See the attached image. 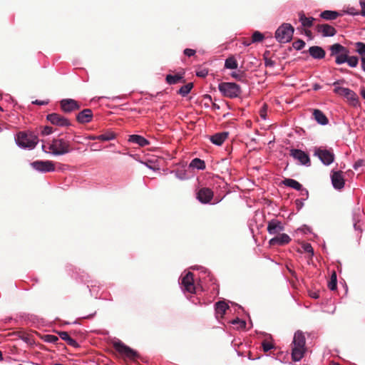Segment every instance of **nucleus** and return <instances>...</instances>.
Wrapping results in <instances>:
<instances>
[{
	"mask_svg": "<svg viewBox=\"0 0 365 365\" xmlns=\"http://www.w3.org/2000/svg\"><path fill=\"white\" fill-rule=\"evenodd\" d=\"M50 152L54 155H62L73 150L70 142L63 138H53L48 146Z\"/></svg>",
	"mask_w": 365,
	"mask_h": 365,
	"instance_id": "obj_1",
	"label": "nucleus"
},
{
	"mask_svg": "<svg viewBox=\"0 0 365 365\" xmlns=\"http://www.w3.org/2000/svg\"><path fill=\"white\" fill-rule=\"evenodd\" d=\"M218 89L225 97L230 98H237L242 93L240 86L232 82H222L219 84Z\"/></svg>",
	"mask_w": 365,
	"mask_h": 365,
	"instance_id": "obj_2",
	"label": "nucleus"
},
{
	"mask_svg": "<svg viewBox=\"0 0 365 365\" xmlns=\"http://www.w3.org/2000/svg\"><path fill=\"white\" fill-rule=\"evenodd\" d=\"M294 31V29L290 24L284 23L275 31V38L280 43L289 42Z\"/></svg>",
	"mask_w": 365,
	"mask_h": 365,
	"instance_id": "obj_3",
	"label": "nucleus"
},
{
	"mask_svg": "<svg viewBox=\"0 0 365 365\" xmlns=\"http://www.w3.org/2000/svg\"><path fill=\"white\" fill-rule=\"evenodd\" d=\"M16 143L23 148H34L38 143V137L31 132H19Z\"/></svg>",
	"mask_w": 365,
	"mask_h": 365,
	"instance_id": "obj_4",
	"label": "nucleus"
},
{
	"mask_svg": "<svg viewBox=\"0 0 365 365\" xmlns=\"http://www.w3.org/2000/svg\"><path fill=\"white\" fill-rule=\"evenodd\" d=\"M113 346L115 350L123 357L130 359H135L139 356L138 354L121 341H115L113 342Z\"/></svg>",
	"mask_w": 365,
	"mask_h": 365,
	"instance_id": "obj_5",
	"label": "nucleus"
},
{
	"mask_svg": "<svg viewBox=\"0 0 365 365\" xmlns=\"http://www.w3.org/2000/svg\"><path fill=\"white\" fill-rule=\"evenodd\" d=\"M31 165L35 170L41 173H48L55 170V164L50 160H36L31 163Z\"/></svg>",
	"mask_w": 365,
	"mask_h": 365,
	"instance_id": "obj_6",
	"label": "nucleus"
},
{
	"mask_svg": "<svg viewBox=\"0 0 365 365\" xmlns=\"http://www.w3.org/2000/svg\"><path fill=\"white\" fill-rule=\"evenodd\" d=\"M46 119L53 125L61 126V127H67L71 125V123L66 118L61 115L58 113H51L46 116Z\"/></svg>",
	"mask_w": 365,
	"mask_h": 365,
	"instance_id": "obj_7",
	"label": "nucleus"
},
{
	"mask_svg": "<svg viewBox=\"0 0 365 365\" xmlns=\"http://www.w3.org/2000/svg\"><path fill=\"white\" fill-rule=\"evenodd\" d=\"M334 92L336 94L344 96L345 98H347V100L351 101L353 103L357 102V95L352 90L348 88L336 86L335 88L334 89Z\"/></svg>",
	"mask_w": 365,
	"mask_h": 365,
	"instance_id": "obj_8",
	"label": "nucleus"
},
{
	"mask_svg": "<svg viewBox=\"0 0 365 365\" xmlns=\"http://www.w3.org/2000/svg\"><path fill=\"white\" fill-rule=\"evenodd\" d=\"M60 106L61 110L64 113H71L73 110H78L80 108V105L78 103L71 98H66L63 99L60 101Z\"/></svg>",
	"mask_w": 365,
	"mask_h": 365,
	"instance_id": "obj_9",
	"label": "nucleus"
},
{
	"mask_svg": "<svg viewBox=\"0 0 365 365\" xmlns=\"http://www.w3.org/2000/svg\"><path fill=\"white\" fill-rule=\"evenodd\" d=\"M213 196V192L208 187L200 188L197 192V199L203 204L210 202Z\"/></svg>",
	"mask_w": 365,
	"mask_h": 365,
	"instance_id": "obj_10",
	"label": "nucleus"
},
{
	"mask_svg": "<svg viewBox=\"0 0 365 365\" xmlns=\"http://www.w3.org/2000/svg\"><path fill=\"white\" fill-rule=\"evenodd\" d=\"M290 155L294 159L297 160L302 165H309L310 158L305 152L299 149H292L290 150Z\"/></svg>",
	"mask_w": 365,
	"mask_h": 365,
	"instance_id": "obj_11",
	"label": "nucleus"
},
{
	"mask_svg": "<svg viewBox=\"0 0 365 365\" xmlns=\"http://www.w3.org/2000/svg\"><path fill=\"white\" fill-rule=\"evenodd\" d=\"M193 276V274L189 272L182 278L181 283L184 289L190 293H194L195 292Z\"/></svg>",
	"mask_w": 365,
	"mask_h": 365,
	"instance_id": "obj_12",
	"label": "nucleus"
},
{
	"mask_svg": "<svg viewBox=\"0 0 365 365\" xmlns=\"http://www.w3.org/2000/svg\"><path fill=\"white\" fill-rule=\"evenodd\" d=\"M315 154L324 165H330L334 160V153L328 150L318 149Z\"/></svg>",
	"mask_w": 365,
	"mask_h": 365,
	"instance_id": "obj_13",
	"label": "nucleus"
},
{
	"mask_svg": "<svg viewBox=\"0 0 365 365\" xmlns=\"http://www.w3.org/2000/svg\"><path fill=\"white\" fill-rule=\"evenodd\" d=\"M331 178L332 185L335 189L341 190L344 187L345 180L343 177L342 171H333Z\"/></svg>",
	"mask_w": 365,
	"mask_h": 365,
	"instance_id": "obj_14",
	"label": "nucleus"
},
{
	"mask_svg": "<svg viewBox=\"0 0 365 365\" xmlns=\"http://www.w3.org/2000/svg\"><path fill=\"white\" fill-rule=\"evenodd\" d=\"M267 230L270 235H277L284 230V226L280 221L273 219L268 222Z\"/></svg>",
	"mask_w": 365,
	"mask_h": 365,
	"instance_id": "obj_15",
	"label": "nucleus"
},
{
	"mask_svg": "<svg viewBox=\"0 0 365 365\" xmlns=\"http://www.w3.org/2000/svg\"><path fill=\"white\" fill-rule=\"evenodd\" d=\"M316 30L324 37L333 36L336 33V30L332 26L327 24L317 25Z\"/></svg>",
	"mask_w": 365,
	"mask_h": 365,
	"instance_id": "obj_16",
	"label": "nucleus"
},
{
	"mask_svg": "<svg viewBox=\"0 0 365 365\" xmlns=\"http://www.w3.org/2000/svg\"><path fill=\"white\" fill-rule=\"evenodd\" d=\"M93 113L89 108L83 109L79 112L76 115V120L78 123L84 124L88 123L92 120Z\"/></svg>",
	"mask_w": 365,
	"mask_h": 365,
	"instance_id": "obj_17",
	"label": "nucleus"
},
{
	"mask_svg": "<svg viewBox=\"0 0 365 365\" xmlns=\"http://www.w3.org/2000/svg\"><path fill=\"white\" fill-rule=\"evenodd\" d=\"M291 241V238L287 234H279V235L273 237L269 240V245L272 246L274 245H284L288 244Z\"/></svg>",
	"mask_w": 365,
	"mask_h": 365,
	"instance_id": "obj_18",
	"label": "nucleus"
},
{
	"mask_svg": "<svg viewBox=\"0 0 365 365\" xmlns=\"http://www.w3.org/2000/svg\"><path fill=\"white\" fill-rule=\"evenodd\" d=\"M309 53L315 59H322L325 57V51L319 46H312L309 48Z\"/></svg>",
	"mask_w": 365,
	"mask_h": 365,
	"instance_id": "obj_19",
	"label": "nucleus"
},
{
	"mask_svg": "<svg viewBox=\"0 0 365 365\" xmlns=\"http://www.w3.org/2000/svg\"><path fill=\"white\" fill-rule=\"evenodd\" d=\"M283 184L286 186L294 188L296 190L304 191L305 192L307 197L308 196V191L306 189H303L302 185L295 180L290 179V178H286L283 180Z\"/></svg>",
	"mask_w": 365,
	"mask_h": 365,
	"instance_id": "obj_20",
	"label": "nucleus"
},
{
	"mask_svg": "<svg viewBox=\"0 0 365 365\" xmlns=\"http://www.w3.org/2000/svg\"><path fill=\"white\" fill-rule=\"evenodd\" d=\"M305 343L306 339L304 334L300 331L295 332L292 341V346L305 347Z\"/></svg>",
	"mask_w": 365,
	"mask_h": 365,
	"instance_id": "obj_21",
	"label": "nucleus"
},
{
	"mask_svg": "<svg viewBox=\"0 0 365 365\" xmlns=\"http://www.w3.org/2000/svg\"><path fill=\"white\" fill-rule=\"evenodd\" d=\"M128 141L138 145L140 147H145L150 144V142L144 137L139 135H131L129 136Z\"/></svg>",
	"mask_w": 365,
	"mask_h": 365,
	"instance_id": "obj_22",
	"label": "nucleus"
},
{
	"mask_svg": "<svg viewBox=\"0 0 365 365\" xmlns=\"http://www.w3.org/2000/svg\"><path fill=\"white\" fill-rule=\"evenodd\" d=\"M306 348L305 347H298V346H292V358L294 361H300L305 353Z\"/></svg>",
	"mask_w": 365,
	"mask_h": 365,
	"instance_id": "obj_23",
	"label": "nucleus"
},
{
	"mask_svg": "<svg viewBox=\"0 0 365 365\" xmlns=\"http://www.w3.org/2000/svg\"><path fill=\"white\" fill-rule=\"evenodd\" d=\"M228 136V133L223 132V133H216L210 137V141L217 145H221L224 141L226 140V138Z\"/></svg>",
	"mask_w": 365,
	"mask_h": 365,
	"instance_id": "obj_24",
	"label": "nucleus"
},
{
	"mask_svg": "<svg viewBox=\"0 0 365 365\" xmlns=\"http://www.w3.org/2000/svg\"><path fill=\"white\" fill-rule=\"evenodd\" d=\"M298 16L303 27H311L313 25L314 21H315V19L313 17H307L304 11L299 12Z\"/></svg>",
	"mask_w": 365,
	"mask_h": 365,
	"instance_id": "obj_25",
	"label": "nucleus"
},
{
	"mask_svg": "<svg viewBox=\"0 0 365 365\" xmlns=\"http://www.w3.org/2000/svg\"><path fill=\"white\" fill-rule=\"evenodd\" d=\"M58 336L63 339L65 341H66V343L69 345V346H71L73 347H76V348H78L79 347V344H78V342L74 340L73 339H72L68 334V332L66 331H58Z\"/></svg>",
	"mask_w": 365,
	"mask_h": 365,
	"instance_id": "obj_26",
	"label": "nucleus"
},
{
	"mask_svg": "<svg viewBox=\"0 0 365 365\" xmlns=\"http://www.w3.org/2000/svg\"><path fill=\"white\" fill-rule=\"evenodd\" d=\"M229 308V306L227 304L223 301L217 302L215 304V312L217 317L219 316L220 317H222L223 315L225 314L226 310Z\"/></svg>",
	"mask_w": 365,
	"mask_h": 365,
	"instance_id": "obj_27",
	"label": "nucleus"
},
{
	"mask_svg": "<svg viewBox=\"0 0 365 365\" xmlns=\"http://www.w3.org/2000/svg\"><path fill=\"white\" fill-rule=\"evenodd\" d=\"M314 119L318 123L321 125H327L329 123V120L327 116L319 110L315 109L313 112Z\"/></svg>",
	"mask_w": 365,
	"mask_h": 365,
	"instance_id": "obj_28",
	"label": "nucleus"
},
{
	"mask_svg": "<svg viewBox=\"0 0 365 365\" xmlns=\"http://www.w3.org/2000/svg\"><path fill=\"white\" fill-rule=\"evenodd\" d=\"M331 56H336L341 53L347 51V48L339 43H334L329 47Z\"/></svg>",
	"mask_w": 365,
	"mask_h": 365,
	"instance_id": "obj_29",
	"label": "nucleus"
},
{
	"mask_svg": "<svg viewBox=\"0 0 365 365\" xmlns=\"http://www.w3.org/2000/svg\"><path fill=\"white\" fill-rule=\"evenodd\" d=\"M183 79V76L181 74H175V75H167L165 78L166 82L170 85L177 84L180 81H185Z\"/></svg>",
	"mask_w": 365,
	"mask_h": 365,
	"instance_id": "obj_30",
	"label": "nucleus"
},
{
	"mask_svg": "<svg viewBox=\"0 0 365 365\" xmlns=\"http://www.w3.org/2000/svg\"><path fill=\"white\" fill-rule=\"evenodd\" d=\"M340 14L337 11L326 10L321 13L320 16L325 20H334Z\"/></svg>",
	"mask_w": 365,
	"mask_h": 365,
	"instance_id": "obj_31",
	"label": "nucleus"
},
{
	"mask_svg": "<svg viewBox=\"0 0 365 365\" xmlns=\"http://www.w3.org/2000/svg\"><path fill=\"white\" fill-rule=\"evenodd\" d=\"M189 167L191 168H195L197 170H205V163L204 160L200 158H194L190 163Z\"/></svg>",
	"mask_w": 365,
	"mask_h": 365,
	"instance_id": "obj_32",
	"label": "nucleus"
},
{
	"mask_svg": "<svg viewBox=\"0 0 365 365\" xmlns=\"http://www.w3.org/2000/svg\"><path fill=\"white\" fill-rule=\"evenodd\" d=\"M237 62L235 56H231L228 57L225 62V68L229 69H235L237 68Z\"/></svg>",
	"mask_w": 365,
	"mask_h": 365,
	"instance_id": "obj_33",
	"label": "nucleus"
},
{
	"mask_svg": "<svg viewBox=\"0 0 365 365\" xmlns=\"http://www.w3.org/2000/svg\"><path fill=\"white\" fill-rule=\"evenodd\" d=\"M192 88L193 83H188L186 85L182 86L178 91V93L181 95L182 96H186L190 92Z\"/></svg>",
	"mask_w": 365,
	"mask_h": 365,
	"instance_id": "obj_34",
	"label": "nucleus"
},
{
	"mask_svg": "<svg viewBox=\"0 0 365 365\" xmlns=\"http://www.w3.org/2000/svg\"><path fill=\"white\" fill-rule=\"evenodd\" d=\"M336 286H337L336 274L335 272H333V273L331 275V278L328 282V287L331 290H335L336 289Z\"/></svg>",
	"mask_w": 365,
	"mask_h": 365,
	"instance_id": "obj_35",
	"label": "nucleus"
},
{
	"mask_svg": "<svg viewBox=\"0 0 365 365\" xmlns=\"http://www.w3.org/2000/svg\"><path fill=\"white\" fill-rule=\"evenodd\" d=\"M356 51L361 56V58L365 57V43L363 42L355 43Z\"/></svg>",
	"mask_w": 365,
	"mask_h": 365,
	"instance_id": "obj_36",
	"label": "nucleus"
},
{
	"mask_svg": "<svg viewBox=\"0 0 365 365\" xmlns=\"http://www.w3.org/2000/svg\"><path fill=\"white\" fill-rule=\"evenodd\" d=\"M115 134L113 133H106L96 136V138L102 141H108L115 138Z\"/></svg>",
	"mask_w": 365,
	"mask_h": 365,
	"instance_id": "obj_37",
	"label": "nucleus"
},
{
	"mask_svg": "<svg viewBox=\"0 0 365 365\" xmlns=\"http://www.w3.org/2000/svg\"><path fill=\"white\" fill-rule=\"evenodd\" d=\"M348 60V51L341 54H339L336 56V63L341 64L346 62Z\"/></svg>",
	"mask_w": 365,
	"mask_h": 365,
	"instance_id": "obj_38",
	"label": "nucleus"
},
{
	"mask_svg": "<svg viewBox=\"0 0 365 365\" xmlns=\"http://www.w3.org/2000/svg\"><path fill=\"white\" fill-rule=\"evenodd\" d=\"M42 339L46 341V342H49V343H53V344H58V337L55 336V335H51V334H46V335H44Z\"/></svg>",
	"mask_w": 365,
	"mask_h": 365,
	"instance_id": "obj_39",
	"label": "nucleus"
},
{
	"mask_svg": "<svg viewBox=\"0 0 365 365\" xmlns=\"http://www.w3.org/2000/svg\"><path fill=\"white\" fill-rule=\"evenodd\" d=\"M264 39V35L258 31L253 33L252 36V42H260Z\"/></svg>",
	"mask_w": 365,
	"mask_h": 365,
	"instance_id": "obj_40",
	"label": "nucleus"
},
{
	"mask_svg": "<svg viewBox=\"0 0 365 365\" xmlns=\"http://www.w3.org/2000/svg\"><path fill=\"white\" fill-rule=\"evenodd\" d=\"M346 62L351 66V67H356L358 64L359 59L356 56H348V60L346 61Z\"/></svg>",
	"mask_w": 365,
	"mask_h": 365,
	"instance_id": "obj_41",
	"label": "nucleus"
},
{
	"mask_svg": "<svg viewBox=\"0 0 365 365\" xmlns=\"http://www.w3.org/2000/svg\"><path fill=\"white\" fill-rule=\"evenodd\" d=\"M292 46L296 50H301L305 46V42L302 39H298L293 42Z\"/></svg>",
	"mask_w": 365,
	"mask_h": 365,
	"instance_id": "obj_42",
	"label": "nucleus"
},
{
	"mask_svg": "<svg viewBox=\"0 0 365 365\" xmlns=\"http://www.w3.org/2000/svg\"><path fill=\"white\" fill-rule=\"evenodd\" d=\"M262 349L264 352H267L273 348V344L267 341H263L262 343Z\"/></svg>",
	"mask_w": 365,
	"mask_h": 365,
	"instance_id": "obj_43",
	"label": "nucleus"
},
{
	"mask_svg": "<svg viewBox=\"0 0 365 365\" xmlns=\"http://www.w3.org/2000/svg\"><path fill=\"white\" fill-rule=\"evenodd\" d=\"M267 53L264 54V65L267 67H273L275 65V62L271 58L266 56Z\"/></svg>",
	"mask_w": 365,
	"mask_h": 365,
	"instance_id": "obj_44",
	"label": "nucleus"
},
{
	"mask_svg": "<svg viewBox=\"0 0 365 365\" xmlns=\"http://www.w3.org/2000/svg\"><path fill=\"white\" fill-rule=\"evenodd\" d=\"M302 248L305 252L309 253L311 256L313 255L314 251L312 245L309 243H305L302 245Z\"/></svg>",
	"mask_w": 365,
	"mask_h": 365,
	"instance_id": "obj_45",
	"label": "nucleus"
},
{
	"mask_svg": "<svg viewBox=\"0 0 365 365\" xmlns=\"http://www.w3.org/2000/svg\"><path fill=\"white\" fill-rule=\"evenodd\" d=\"M232 323L233 324H238L240 328H244L246 326V322L243 320H240V319L237 318L235 319H233L232 321Z\"/></svg>",
	"mask_w": 365,
	"mask_h": 365,
	"instance_id": "obj_46",
	"label": "nucleus"
},
{
	"mask_svg": "<svg viewBox=\"0 0 365 365\" xmlns=\"http://www.w3.org/2000/svg\"><path fill=\"white\" fill-rule=\"evenodd\" d=\"M53 133V128L50 126H45L41 130V134L43 135H48Z\"/></svg>",
	"mask_w": 365,
	"mask_h": 365,
	"instance_id": "obj_47",
	"label": "nucleus"
},
{
	"mask_svg": "<svg viewBox=\"0 0 365 365\" xmlns=\"http://www.w3.org/2000/svg\"><path fill=\"white\" fill-rule=\"evenodd\" d=\"M184 54L188 57L192 56L195 54L196 51L194 49L185 48L183 51Z\"/></svg>",
	"mask_w": 365,
	"mask_h": 365,
	"instance_id": "obj_48",
	"label": "nucleus"
},
{
	"mask_svg": "<svg viewBox=\"0 0 365 365\" xmlns=\"http://www.w3.org/2000/svg\"><path fill=\"white\" fill-rule=\"evenodd\" d=\"M364 165V160H361V159H359L357 161L355 162L354 165V168L355 170H357L359 168L361 167Z\"/></svg>",
	"mask_w": 365,
	"mask_h": 365,
	"instance_id": "obj_49",
	"label": "nucleus"
},
{
	"mask_svg": "<svg viewBox=\"0 0 365 365\" xmlns=\"http://www.w3.org/2000/svg\"><path fill=\"white\" fill-rule=\"evenodd\" d=\"M207 73H208V71L207 70L202 69V70L197 71L196 75L198 77L205 78L207 76Z\"/></svg>",
	"mask_w": 365,
	"mask_h": 365,
	"instance_id": "obj_50",
	"label": "nucleus"
},
{
	"mask_svg": "<svg viewBox=\"0 0 365 365\" xmlns=\"http://www.w3.org/2000/svg\"><path fill=\"white\" fill-rule=\"evenodd\" d=\"M359 4L361 7L360 14L365 16V0H360Z\"/></svg>",
	"mask_w": 365,
	"mask_h": 365,
	"instance_id": "obj_51",
	"label": "nucleus"
},
{
	"mask_svg": "<svg viewBox=\"0 0 365 365\" xmlns=\"http://www.w3.org/2000/svg\"><path fill=\"white\" fill-rule=\"evenodd\" d=\"M309 296L312 298L317 299L319 297V292L318 291H309Z\"/></svg>",
	"mask_w": 365,
	"mask_h": 365,
	"instance_id": "obj_52",
	"label": "nucleus"
},
{
	"mask_svg": "<svg viewBox=\"0 0 365 365\" xmlns=\"http://www.w3.org/2000/svg\"><path fill=\"white\" fill-rule=\"evenodd\" d=\"M232 77L237 79V80H241L242 78V76H240V74L234 72L231 74Z\"/></svg>",
	"mask_w": 365,
	"mask_h": 365,
	"instance_id": "obj_53",
	"label": "nucleus"
},
{
	"mask_svg": "<svg viewBox=\"0 0 365 365\" xmlns=\"http://www.w3.org/2000/svg\"><path fill=\"white\" fill-rule=\"evenodd\" d=\"M260 115H261V117H262L263 118H265V115H266V109H265V108H263L260 110Z\"/></svg>",
	"mask_w": 365,
	"mask_h": 365,
	"instance_id": "obj_54",
	"label": "nucleus"
},
{
	"mask_svg": "<svg viewBox=\"0 0 365 365\" xmlns=\"http://www.w3.org/2000/svg\"><path fill=\"white\" fill-rule=\"evenodd\" d=\"M361 68L365 71V57L361 58Z\"/></svg>",
	"mask_w": 365,
	"mask_h": 365,
	"instance_id": "obj_55",
	"label": "nucleus"
},
{
	"mask_svg": "<svg viewBox=\"0 0 365 365\" xmlns=\"http://www.w3.org/2000/svg\"><path fill=\"white\" fill-rule=\"evenodd\" d=\"M212 107L213 109L215 110H218L220 109V106L215 103H213L212 105Z\"/></svg>",
	"mask_w": 365,
	"mask_h": 365,
	"instance_id": "obj_56",
	"label": "nucleus"
},
{
	"mask_svg": "<svg viewBox=\"0 0 365 365\" xmlns=\"http://www.w3.org/2000/svg\"><path fill=\"white\" fill-rule=\"evenodd\" d=\"M96 314V312H94L93 314H89L88 316L84 317L86 319H90L92 318Z\"/></svg>",
	"mask_w": 365,
	"mask_h": 365,
	"instance_id": "obj_57",
	"label": "nucleus"
},
{
	"mask_svg": "<svg viewBox=\"0 0 365 365\" xmlns=\"http://www.w3.org/2000/svg\"><path fill=\"white\" fill-rule=\"evenodd\" d=\"M34 103L38 104V105H43L44 103L36 100L35 102H34Z\"/></svg>",
	"mask_w": 365,
	"mask_h": 365,
	"instance_id": "obj_58",
	"label": "nucleus"
},
{
	"mask_svg": "<svg viewBox=\"0 0 365 365\" xmlns=\"http://www.w3.org/2000/svg\"><path fill=\"white\" fill-rule=\"evenodd\" d=\"M361 96L365 99V90H362L361 92Z\"/></svg>",
	"mask_w": 365,
	"mask_h": 365,
	"instance_id": "obj_59",
	"label": "nucleus"
},
{
	"mask_svg": "<svg viewBox=\"0 0 365 365\" xmlns=\"http://www.w3.org/2000/svg\"><path fill=\"white\" fill-rule=\"evenodd\" d=\"M176 176L178 178H179L180 179H182V180L184 179V178L182 176H181V175H179L178 173H176Z\"/></svg>",
	"mask_w": 365,
	"mask_h": 365,
	"instance_id": "obj_60",
	"label": "nucleus"
},
{
	"mask_svg": "<svg viewBox=\"0 0 365 365\" xmlns=\"http://www.w3.org/2000/svg\"><path fill=\"white\" fill-rule=\"evenodd\" d=\"M205 98H208L210 101L212 100V98H211V96L210 95H206Z\"/></svg>",
	"mask_w": 365,
	"mask_h": 365,
	"instance_id": "obj_61",
	"label": "nucleus"
},
{
	"mask_svg": "<svg viewBox=\"0 0 365 365\" xmlns=\"http://www.w3.org/2000/svg\"><path fill=\"white\" fill-rule=\"evenodd\" d=\"M3 359L2 352L0 351V361Z\"/></svg>",
	"mask_w": 365,
	"mask_h": 365,
	"instance_id": "obj_62",
	"label": "nucleus"
},
{
	"mask_svg": "<svg viewBox=\"0 0 365 365\" xmlns=\"http://www.w3.org/2000/svg\"><path fill=\"white\" fill-rule=\"evenodd\" d=\"M306 34H307V36H309V35L311 34V31H306Z\"/></svg>",
	"mask_w": 365,
	"mask_h": 365,
	"instance_id": "obj_63",
	"label": "nucleus"
},
{
	"mask_svg": "<svg viewBox=\"0 0 365 365\" xmlns=\"http://www.w3.org/2000/svg\"><path fill=\"white\" fill-rule=\"evenodd\" d=\"M339 83V81H336V82H334V86H336V85H338Z\"/></svg>",
	"mask_w": 365,
	"mask_h": 365,
	"instance_id": "obj_64",
	"label": "nucleus"
}]
</instances>
